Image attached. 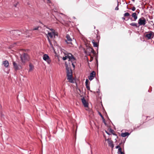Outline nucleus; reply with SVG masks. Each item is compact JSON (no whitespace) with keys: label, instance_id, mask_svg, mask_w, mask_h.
Instances as JSON below:
<instances>
[{"label":"nucleus","instance_id":"f257e3e1","mask_svg":"<svg viewBox=\"0 0 154 154\" xmlns=\"http://www.w3.org/2000/svg\"><path fill=\"white\" fill-rule=\"evenodd\" d=\"M69 63H65V66L66 69V75L67 77V79L71 83L73 82L72 78V70L70 68L71 63H75L76 59L73 56L71 53H69Z\"/></svg>","mask_w":154,"mask_h":154},{"label":"nucleus","instance_id":"f03ea898","mask_svg":"<svg viewBox=\"0 0 154 154\" xmlns=\"http://www.w3.org/2000/svg\"><path fill=\"white\" fill-rule=\"evenodd\" d=\"M20 57L22 63H24L28 60L29 56L27 54L24 53L20 55Z\"/></svg>","mask_w":154,"mask_h":154},{"label":"nucleus","instance_id":"7ed1b4c3","mask_svg":"<svg viewBox=\"0 0 154 154\" xmlns=\"http://www.w3.org/2000/svg\"><path fill=\"white\" fill-rule=\"evenodd\" d=\"M43 60L47 62L48 64H50L51 60L49 56L47 54H44L43 56Z\"/></svg>","mask_w":154,"mask_h":154},{"label":"nucleus","instance_id":"20e7f679","mask_svg":"<svg viewBox=\"0 0 154 154\" xmlns=\"http://www.w3.org/2000/svg\"><path fill=\"white\" fill-rule=\"evenodd\" d=\"M138 23L139 26L140 25H144L146 24V20L145 18L143 17L140 18L138 20Z\"/></svg>","mask_w":154,"mask_h":154},{"label":"nucleus","instance_id":"39448f33","mask_svg":"<svg viewBox=\"0 0 154 154\" xmlns=\"http://www.w3.org/2000/svg\"><path fill=\"white\" fill-rule=\"evenodd\" d=\"M13 66L15 70H20L21 68V66L20 65H18L14 61L13 62Z\"/></svg>","mask_w":154,"mask_h":154},{"label":"nucleus","instance_id":"423d86ee","mask_svg":"<svg viewBox=\"0 0 154 154\" xmlns=\"http://www.w3.org/2000/svg\"><path fill=\"white\" fill-rule=\"evenodd\" d=\"M11 33H13L14 36L17 37V36L20 35L22 33L21 32L18 30H13L11 31Z\"/></svg>","mask_w":154,"mask_h":154},{"label":"nucleus","instance_id":"0eeeda50","mask_svg":"<svg viewBox=\"0 0 154 154\" xmlns=\"http://www.w3.org/2000/svg\"><path fill=\"white\" fill-rule=\"evenodd\" d=\"M67 40L66 41V42L67 44H72L71 41H72V38H70L69 35H67L66 36Z\"/></svg>","mask_w":154,"mask_h":154},{"label":"nucleus","instance_id":"6e6552de","mask_svg":"<svg viewBox=\"0 0 154 154\" xmlns=\"http://www.w3.org/2000/svg\"><path fill=\"white\" fill-rule=\"evenodd\" d=\"M95 72L94 71H93L91 72L90 74V76L89 77V79L90 80H92L93 79L95 75Z\"/></svg>","mask_w":154,"mask_h":154},{"label":"nucleus","instance_id":"1a4fd4ad","mask_svg":"<svg viewBox=\"0 0 154 154\" xmlns=\"http://www.w3.org/2000/svg\"><path fill=\"white\" fill-rule=\"evenodd\" d=\"M82 102L84 105V107H88V103L86 102V100L83 97L81 99Z\"/></svg>","mask_w":154,"mask_h":154},{"label":"nucleus","instance_id":"9d476101","mask_svg":"<svg viewBox=\"0 0 154 154\" xmlns=\"http://www.w3.org/2000/svg\"><path fill=\"white\" fill-rule=\"evenodd\" d=\"M107 140L108 142L109 145L112 148H113L114 146L113 144V142L112 140H110L109 138Z\"/></svg>","mask_w":154,"mask_h":154},{"label":"nucleus","instance_id":"9b49d317","mask_svg":"<svg viewBox=\"0 0 154 154\" xmlns=\"http://www.w3.org/2000/svg\"><path fill=\"white\" fill-rule=\"evenodd\" d=\"M2 64L4 65L6 68H8L9 65V63L7 60H6L3 61Z\"/></svg>","mask_w":154,"mask_h":154},{"label":"nucleus","instance_id":"f8f14e48","mask_svg":"<svg viewBox=\"0 0 154 154\" xmlns=\"http://www.w3.org/2000/svg\"><path fill=\"white\" fill-rule=\"evenodd\" d=\"M131 16L134 18V21H136L137 18V15L136 13H135V12L133 13L132 14ZM131 19L132 21H133V20H132L131 18Z\"/></svg>","mask_w":154,"mask_h":154},{"label":"nucleus","instance_id":"ddd939ff","mask_svg":"<svg viewBox=\"0 0 154 154\" xmlns=\"http://www.w3.org/2000/svg\"><path fill=\"white\" fill-rule=\"evenodd\" d=\"M48 35L49 36H50L51 38H52L53 35H55V33L53 31L52 32H48Z\"/></svg>","mask_w":154,"mask_h":154},{"label":"nucleus","instance_id":"4468645a","mask_svg":"<svg viewBox=\"0 0 154 154\" xmlns=\"http://www.w3.org/2000/svg\"><path fill=\"white\" fill-rule=\"evenodd\" d=\"M130 135V134L128 132L122 133L121 134V136L123 137H125L127 136H128Z\"/></svg>","mask_w":154,"mask_h":154},{"label":"nucleus","instance_id":"2eb2a0df","mask_svg":"<svg viewBox=\"0 0 154 154\" xmlns=\"http://www.w3.org/2000/svg\"><path fill=\"white\" fill-rule=\"evenodd\" d=\"M152 35V33L151 32H150L149 33L147 34L146 35V37L148 39H150L151 38V37Z\"/></svg>","mask_w":154,"mask_h":154},{"label":"nucleus","instance_id":"dca6fc26","mask_svg":"<svg viewBox=\"0 0 154 154\" xmlns=\"http://www.w3.org/2000/svg\"><path fill=\"white\" fill-rule=\"evenodd\" d=\"M92 42L93 44V46L94 47H98V45L97 44V43L96 42H95L94 41V40H93L92 41Z\"/></svg>","mask_w":154,"mask_h":154},{"label":"nucleus","instance_id":"f3484780","mask_svg":"<svg viewBox=\"0 0 154 154\" xmlns=\"http://www.w3.org/2000/svg\"><path fill=\"white\" fill-rule=\"evenodd\" d=\"M69 53L68 54H66L65 57H63L62 58V59L63 60H66L67 59H69Z\"/></svg>","mask_w":154,"mask_h":154},{"label":"nucleus","instance_id":"a211bd4d","mask_svg":"<svg viewBox=\"0 0 154 154\" xmlns=\"http://www.w3.org/2000/svg\"><path fill=\"white\" fill-rule=\"evenodd\" d=\"M131 26H135L136 27H139V26H138L137 24L135 23H132L130 24Z\"/></svg>","mask_w":154,"mask_h":154},{"label":"nucleus","instance_id":"6ab92c4d","mask_svg":"<svg viewBox=\"0 0 154 154\" xmlns=\"http://www.w3.org/2000/svg\"><path fill=\"white\" fill-rule=\"evenodd\" d=\"M29 71L30 72V71H31L34 68V66L32 64H30L29 65Z\"/></svg>","mask_w":154,"mask_h":154},{"label":"nucleus","instance_id":"aec40b11","mask_svg":"<svg viewBox=\"0 0 154 154\" xmlns=\"http://www.w3.org/2000/svg\"><path fill=\"white\" fill-rule=\"evenodd\" d=\"M99 114L100 116H101L103 122L106 125V123L105 122V119H104V117H103L102 115L101 114L100 112H99Z\"/></svg>","mask_w":154,"mask_h":154},{"label":"nucleus","instance_id":"412c9836","mask_svg":"<svg viewBox=\"0 0 154 154\" xmlns=\"http://www.w3.org/2000/svg\"><path fill=\"white\" fill-rule=\"evenodd\" d=\"M130 14L128 13H126L124 14V16L125 17H128L130 15Z\"/></svg>","mask_w":154,"mask_h":154},{"label":"nucleus","instance_id":"4be33fe9","mask_svg":"<svg viewBox=\"0 0 154 154\" xmlns=\"http://www.w3.org/2000/svg\"><path fill=\"white\" fill-rule=\"evenodd\" d=\"M86 88L88 90H90V88L89 87V85H88V84L87 85H85Z\"/></svg>","mask_w":154,"mask_h":154},{"label":"nucleus","instance_id":"5701e85b","mask_svg":"<svg viewBox=\"0 0 154 154\" xmlns=\"http://www.w3.org/2000/svg\"><path fill=\"white\" fill-rule=\"evenodd\" d=\"M122 152V149L121 148H119V149H118V153L119 154H120V153Z\"/></svg>","mask_w":154,"mask_h":154},{"label":"nucleus","instance_id":"b1692460","mask_svg":"<svg viewBox=\"0 0 154 154\" xmlns=\"http://www.w3.org/2000/svg\"><path fill=\"white\" fill-rule=\"evenodd\" d=\"M4 16L2 14H0V19L2 20L4 19Z\"/></svg>","mask_w":154,"mask_h":154},{"label":"nucleus","instance_id":"393cba45","mask_svg":"<svg viewBox=\"0 0 154 154\" xmlns=\"http://www.w3.org/2000/svg\"><path fill=\"white\" fill-rule=\"evenodd\" d=\"M39 28V26H37L32 29V30H38Z\"/></svg>","mask_w":154,"mask_h":154},{"label":"nucleus","instance_id":"a878e982","mask_svg":"<svg viewBox=\"0 0 154 154\" xmlns=\"http://www.w3.org/2000/svg\"><path fill=\"white\" fill-rule=\"evenodd\" d=\"M109 131L112 134L114 132V131L111 128H109Z\"/></svg>","mask_w":154,"mask_h":154},{"label":"nucleus","instance_id":"bb28decb","mask_svg":"<svg viewBox=\"0 0 154 154\" xmlns=\"http://www.w3.org/2000/svg\"><path fill=\"white\" fill-rule=\"evenodd\" d=\"M18 3V2H17V3H16L15 4H14L13 6L14 7H15V8H17V5Z\"/></svg>","mask_w":154,"mask_h":154},{"label":"nucleus","instance_id":"cd10ccee","mask_svg":"<svg viewBox=\"0 0 154 154\" xmlns=\"http://www.w3.org/2000/svg\"><path fill=\"white\" fill-rule=\"evenodd\" d=\"M91 52L92 53L94 54H95V52L94 50L92 48H91Z\"/></svg>","mask_w":154,"mask_h":154},{"label":"nucleus","instance_id":"c85d7f7f","mask_svg":"<svg viewBox=\"0 0 154 154\" xmlns=\"http://www.w3.org/2000/svg\"><path fill=\"white\" fill-rule=\"evenodd\" d=\"M118 6H119V4L118 3L117 4V6L116 7V8H115V10H119V8Z\"/></svg>","mask_w":154,"mask_h":154},{"label":"nucleus","instance_id":"c756f323","mask_svg":"<svg viewBox=\"0 0 154 154\" xmlns=\"http://www.w3.org/2000/svg\"><path fill=\"white\" fill-rule=\"evenodd\" d=\"M47 36L48 37V39L49 42L50 43V45H51V41L49 38V37H48V35Z\"/></svg>","mask_w":154,"mask_h":154},{"label":"nucleus","instance_id":"7c9ffc66","mask_svg":"<svg viewBox=\"0 0 154 154\" xmlns=\"http://www.w3.org/2000/svg\"><path fill=\"white\" fill-rule=\"evenodd\" d=\"M89 82V80L88 79H86V81H85V85H87L88 84V83Z\"/></svg>","mask_w":154,"mask_h":154},{"label":"nucleus","instance_id":"2f4dec72","mask_svg":"<svg viewBox=\"0 0 154 154\" xmlns=\"http://www.w3.org/2000/svg\"><path fill=\"white\" fill-rule=\"evenodd\" d=\"M74 63H70V66H71V65H72L74 68L75 67V65L74 64Z\"/></svg>","mask_w":154,"mask_h":154},{"label":"nucleus","instance_id":"473e14b6","mask_svg":"<svg viewBox=\"0 0 154 154\" xmlns=\"http://www.w3.org/2000/svg\"><path fill=\"white\" fill-rule=\"evenodd\" d=\"M135 9H136V8H135V7H133L132 8V10L133 11H135Z\"/></svg>","mask_w":154,"mask_h":154},{"label":"nucleus","instance_id":"72a5a7b5","mask_svg":"<svg viewBox=\"0 0 154 154\" xmlns=\"http://www.w3.org/2000/svg\"><path fill=\"white\" fill-rule=\"evenodd\" d=\"M119 148H121L119 145L116 146V149H119Z\"/></svg>","mask_w":154,"mask_h":154},{"label":"nucleus","instance_id":"f704fd0d","mask_svg":"<svg viewBox=\"0 0 154 154\" xmlns=\"http://www.w3.org/2000/svg\"><path fill=\"white\" fill-rule=\"evenodd\" d=\"M48 29H49L51 31H52V32L53 31L54 32V30L53 29H52V28H51V29L48 28Z\"/></svg>","mask_w":154,"mask_h":154},{"label":"nucleus","instance_id":"c9c22d12","mask_svg":"<svg viewBox=\"0 0 154 154\" xmlns=\"http://www.w3.org/2000/svg\"><path fill=\"white\" fill-rule=\"evenodd\" d=\"M139 126H137V127L134 128V130H136L137 128H139Z\"/></svg>","mask_w":154,"mask_h":154},{"label":"nucleus","instance_id":"e433bc0d","mask_svg":"<svg viewBox=\"0 0 154 154\" xmlns=\"http://www.w3.org/2000/svg\"><path fill=\"white\" fill-rule=\"evenodd\" d=\"M106 133L108 135H110V134L107 131H105Z\"/></svg>","mask_w":154,"mask_h":154},{"label":"nucleus","instance_id":"4c0bfd02","mask_svg":"<svg viewBox=\"0 0 154 154\" xmlns=\"http://www.w3.org/2000/svg\"><path fill=\"white\" fill-rule=\"evenodd\" d=\"M47 3H51V1L50 0H47Z\"/></svg>","mask_w":154,"mask_h":154},{"label":"nucleus","instance_id":"58836bf2","mask_svg":"<svg viewBox=\"0 0 154 154\" xmlns=\"http://www.w3.org/2000/svg\"><path fill=\"white\" fill-rule=\"evenodd\" d=\"M112 134L113 135H114L116 136V134L114 133V132Z\"/></svg>","mask_w":154,"mask_h":154},{"label":"nucleus","instance_id":"ea45409f","mask_svg":"<svg viewBox=\"0 0 154 154\" xmlns=\"http://www.w3.org/2000/svg\"><path fill=\"white\" fill-rule=\"evenodd\" d=\"M120 154H124V153L123 152H121L120 153Z\"/></svg>","mask_w":154,"mask_h":154},{"label":"nucleus","instance_id":"a19ab883","mask_svg":"<svg viewBox=\"0 0 154 154\" xmlns=\"http://www.w3.org/2000/svg\"><path fill=\"white\" fill-rule=\"evenodd\" d=\"M133 2H135V0H131Z\"/></svg>","mask_w":154,"mask_h":154},{"label":"nucleus","instance_id":"79ce46f5","mask_svg":"<svg viewBox=\"0 0 154 154\" xmlns=\"http://www.w3.org/2000/svg\"><path fill=\"white\" fill-rule=\"evenodd\" d=\"M6 73H8H8H9V72H8H8H6Z\"/></svg>","mask_w":154,"mask_h":154},{"label":"nucleus","instance_id":"37998d69","mask_svg":"<svg viewBox=\"0 0 154 154\" xmlns=\"http://www.w3.org/2000/svg\"><path fill=\"white\" fill-rule=\"evenodd\" d=\"M91 154H92V150L91 151Z\"/></svg>","mask_w":154,"mask_h":154},{"label":"nucleus","instance_id":"c03bdc74","mask_svg":"<svg viewBox=\"0 0 154 154\" xmlns=\"http://www.w3.org/2000/svg\"><path fill=\"white\" fill-rule=\"evenodd\" d=\"M122 18L124 20L125 19V18L124 17H123Z\"/></svg>","mask_w":154,"mask_h":154},{"label":"nucleus","instance_id":"a18cd8bd","mask_svg":"<svg viewBox=\"0 0 154 154\" xmlns=\"http://www.w3.org/2000/svg\"><path fill=\"white\" fill-rule=\"evenodd\" d=\"M85 53H86L87 52H86V51H85Z\"/></svg>","mask_w":154,"mask_h":154}]
</instances>
